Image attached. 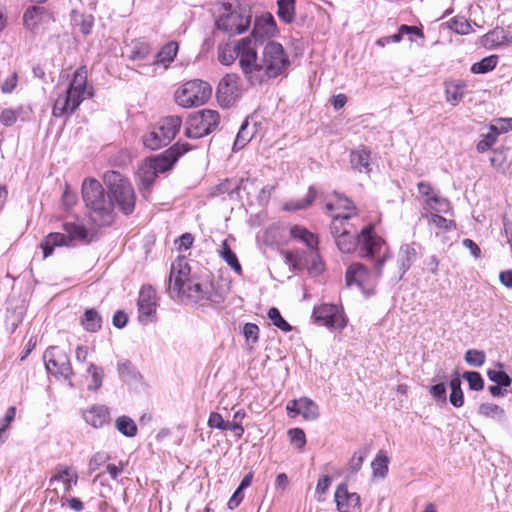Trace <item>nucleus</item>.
Here are the masks:
<instances>
[{
	"mask_svg": "<svg viewBox=\"0 0 512 512\" xmlns=\"http://www.w3.org/2000/svg\"><path fill=\"white\" fill-rule=\"evenodd\" d=\"M129 58L133 62H138L137 67L140 73L143 70L140 65L150 64L153 62V54L151 48L147 43L143 42L136 43L133 46Z\"/></svg>",
	"mask_w": 512,
	"mask_h": 512,
	"instance_id": "28",
	"label": "nucleus"
},
{
	"mask_svg": "<svg viewBox=\"0 0 512 512\" xmlns=\"http://www.w3.org/2000/svg\"><path fill=\"white\" fill-rule=\"evenodd\" d=\"M104 182L119 210L125 215L132 214L135 209L136 196L129 180L119 172L108 171L104 174Z\"/></svg>",
	"mask_w": 512,
	"mask_h": 512,
	"instance_id": "6",
	"label": "nucleus"
},
{
	"mask_svg": "<svg viewBox=\"0 0 512 512\" xmlns=\"http://www.w3.org/2000/svg\"><path fill=\"white\" fill-rule=\"evenodd\" d=\"M157 172L155 170V167L151 163L149 159H146L138 168L137 170V176L139 178V181L141 183V187L143 190V194L145 195V191H148L153 184Z\"/></svg>",
	"mask_w": 512,
	"mask_h": 512,
	"instance_id": "30",
	"label": "nucleus"
},
{
	"mask_svg": "<svg viewBox=\"0 0 512 512\" xmlns=\"http://www.w3.org/2000/svg\"><path fill=\"white\" fill-rule=\"evenodd\" d=\"M115 428L119 433L129 438L135 437L138 432L135 421L126 415L119 416L115 420Z\"/></svg>",
	"mask_w": 512,
	"mask_h": 512,
	"instance_id": "35",
	"label": "nucleus"
},
{
	"mask_svg": "<svg viewBox=\"0 0 512 512\" xmlns=\"http://www.w3.org/2000/svg\"><path fill=\"white\" fill-rule=\"evenodd\" d=\"M220 116L214 110H201L189 116L185 135L188 138H201L213 132L219 124Z\"/></svg>",
	"mask_w": 512,
	"mask_h": 512,
	"instance_id": "11",
	"label": "nucleus"
},
{
	"mask_svg": "<svg viewBox=\"0 0 512 512\" xmlns=\"http://www.w3.org/2000/svg\"><path fill=\"white\" fill-rule=\"evenodd\" d=\"M325 209L329 216L333 214H345L350 212V218L355 215L353 203L346 197L334 193V195L325 202Z\"/></svg>",
	"mask_w": 512,
	"mask_h": 512,
	"instance_id": "24",
	"label": "nucleus"
},
{
	"mask_svg": "<svg viewBox=\"0 0 512 512\" xmlns=\"http://www.w3.org/2000/svg\"><path fill=\"white\" fill-rule=\"evenodd\" d=\"M276 32V23L271 14L267 13L257 17L254 22L251 36L252 43L257 47V44H262L266 39L271 38Z\"/></svg>",
	"mask_w": 512,
	"mask_h": 512,
	"instance_id": "20",
	"label": "nucleus"
},
{
	"mask_svg": "<svg viewBox=\"0 0 512 512\" xmlns=\"http://www.w3.org/2000/svg\"><path fill=\"white\" fill-rule=\"evenodd\" d=\"M286 410L292 417L302 415L307 421H314L319 417L318 405L308 397L291 400L287 403Z\"/></svg>",
	"mask_w": 512,
	"mask_h": 512,
	"instance_id": "18",
	"label": "nucleus"
},
{
	"mask_svg": "<svg viewBox=\"0 0 512 512\" xmlns=\"http://www.w3.org/2000/svg\"><path fill=\"white\" fill-rule=\"evenodd\" d=\"M427 204L431 209L435 210L437 213H448L450 209V203L448 200L440 198L435 195L427 199Z\"/></svg>",
	"mask_w": 512,
	"mask_h": 512,
	"instance_id": "52",
	"label": "nucleus"
},
{
	"mask_svg": "<svg viewBox=\"0 0 512 512\" xmlns=\"http://www.w3.org/2000/svg\"><path fill=\"white\" fill-rule=\"evenodd\" d=\"M462 377L468 382L470 390L481 391L484 388V380L479 372L466 371Z\"/></svg>",
	"mask_w": 512,
	"mask_h": 512,
	"instance_id": "49",
	"label": "nucleus"
},
{
	"mask_svg": "<svg viewBox=\"0 0 512 512\" xmlns=\"http://www.w3.org/2000/svg\"><path fill=\"white\" fill-rule=\"evenodd\" d=\"M506 41L505 31L503 29H494L485 34L482 38V44L488 49H494L503 45Z\"/></svg>",
	"mask_w": 512,
	"mask_h": 512,
	"instance_id": "39",
	"label": "nucleus"
},
{
	"mask_svg": "<svg viewBox=\"0 0 512 512\" xmlns=\"http://www.w3.org/2000/svg\"><path fill=\"white\" fill-rule=\"evenodd\" d=\"M61 482L63 484L64 492L69 493L74 486L78 483V473L71 467L66 465H57L49 479V487L55 483Z\"/></svg>",
	"mask_w": 512,
	"mask_h": 512,
	"instance_id": "22",
	"label": "nucleus"
},
{
	"mask_svg": "<svg viewBox=\"0 0 512 512\" xmlns=\"http://www.w3.org/2000/svg\"><path fill=\"white\" fill-rule=\"evenodd\" d=\"M109 460V456L105 452H97L95 453L89 460L88 468L89 472L93 473L98 470L102 465H104Z\"/></svg>",
	"mask_w": 512,
	"mask_h": 512,
	"instance_id": "55",
	"label": "nucleus"
},
{
	"mask_svg": "<svg viewBox=\"0 0 512 512\" xmlns=\"http://www.w3.org/2000/svg\"><path fill=\"white\" fill-rule=\"evenodd\" d=\"M497 134L490 131L487 133L482 140L477 143L476 149L479 153L488 151L497 141Z\"/></svg>",
	"mask_w": 512,
	"mask_h": 512,
	"instance_id": "56",
	"label": "nucleus"
},
{
	"mask_svg": "<svg viewBox=\"0 0 512 512\" xmlns=\"http://www.w3.org/2000/svg\"><path fill=\"white\" fill-rule=\"evenodd\" d=\"M429 222L430 224H433L443 230H450L452 227H454L453 221L447 220L439 214H432L429 218Z\"/></svg>",
	"mask_w": 512,
	"mask_h": 512,
	"instance_id": "59",
	"label": "nucleus"
},
{
	"mask_svg": "<svg viewBox=\"0 0 512 512\" xmlns=\"http://www.w3.org/2000/svg\"><path fill=\"white\" fill-rule=\"evenodd\" d=\"M156 293L151 286H143L138 298V319L143 324L153 321L156 313Z\"/></svg>",
	"mask_w": 512,
	"mask_h": 512,
	"instance_id": "17",
	"label": "nucleus"
},
{
	"mask_svg": "<svg viewBox=\"0 0 512 512\" xmlns=\"http://www.w3.org/2000/svg\"><path fill=\"white\" fill-rule=\"evenodd\" d=\"M290 236L293 240L304 244L313 254L314 258H318V237L300 225H293L290 228Z\"/></svg>",
	"mask_w": 512,
	"mask_h": 512,
	"instance_id": "23",
	"label": "nucleus"
},
{
	"mask_svg": "<svg viewBox=\"0 0 512 512\" xmlns=\"http://www.w3.org/2000/svg\"><path fill=\"white\" fill-rule=\"evenodd\" d=\"M190 150V146L187 143H176L169 149H167L162 154L149 158L157 174L164 173L172 168L175 162L181 157L183 154Z\"/></svg>",
	"mask_w": 512,
	"mask_h": 512,
	"instance_id": "15",
	"label": "nucleus"
},
{
	"mask_svg": "<svg viewBox=\"0 0 512 512\" xmlns=\"http://www.w3.org/2000/svg\"><path fill=\"white\" fill-rule=\"evenodd\" d=\"M190 272V266L184 257H178L172 263L169 277L171 292L194 303L202 300L221 302L222 296L213 290L211 284H201L190 276Z\"/></svg>",
	"mask_w": 512,
	"mask_h": 512,
	"instance_id": "3",
	"label": "nucleus"
},
{
	"mask_svg": "<svg viewBox=\"0 0 512 512\" xmlns=\"http://www.w3.org/2000/svg\"><path fill=\"white\" fill-rule=\"evenodd\" d=\"M332 223L330 225V232L333 238L337 237V234H342V231H347L352 228V225L348 222L350 219V212L345 214H333L330 216Z\"/></svg>",
	"mask_w": 512,
	"mask_h": 512,
	"instance_id": "36",
	"label": "nucleus"
},
{
	"mask_svg": "<svg viewBox=\"0 0 512 512\" xmlns=\"http://www.w3.org/2000/svg\"><path fill=\"white\" fill-rule=\"evenodd\" d=\"M47 372L54 377L71 380L73 370L67 353L57 346H51L43 354Z\"/></svg>",
	"mask_w": 512,
	"mask_h": 512,
	"instance_id": "13",
	"label": "nucleus"
},
{
	"mask_svg": "<svg viewBox=\"0 0 512 512\" xmlns=\"http://www.w3.org/2000/svg\"><path fill=\"white\" fill-rule=\"evenodd\" d=\"M92 96V87H87V70L81 67L75 71L65 92L56 98L52 114L54 117L70 116L85 99Z\"/></svg>",
	"mask_w": 512,
	"mask_h": 512,
	"instance_id": "5",
	"label": "nucleus"
},
{
	"mask_svg": "<svg viewBox=\"0 0 512 512\" xmlns=\"http://www.w3.org/2000/svg\"><path fill=\"white\" fill-rule=\"evenodd\" d=\"M239 78L235 74H227L217 87V99L222 106L229 107L239 95Z\"/></svg>",
	"mask_w": 512,
	"mask_h": 512,
	"instance_id": "19",
	"label": "nucleus"
},
{
	"mask_svg": "<svg viewBox=\"0 0 512 512\" xmlns=\"http://www.w3.org/2000/svg\"><path fill=\"white\" fill-rule=\"evenodd\" d=\"M374 262L376 258L372 259ZM375 272V264L373 265V274L362 263H352L345 274L347 286L357 287L364 295L369 296L373 293L377 280L381 277Z\"/></svg>",
	"mask_w": 512,
	"mask_h": 512,
	"instance_id": "12",
	"label": "nucleus"
},
{
	"mask_svg": "<svg viewBox=\"0 0 512 512\" xmlns=\"http://www.w3.org/2000/svg\"><path fill=\"white\" fill-rule=\"evenodd\" d=\"M498 63V57L496 55H490L483 58L481 61L474 63L471 66V72L474 74H484L492 71Z\"/></svg>",
	"mask_w": 512,
	"mask_h": 512,
	"instance_id": "42",
	"label": "nucleus"
},
{
	"mask_svg": "<svg viewBox=\"0 0 512 512\" xmlns=\"http://www.w3.org/2000/svg\"><path fill=\"white\" fill-rule=\"evenodd\" d=\"M417 259V252L413 245L403 244L398 253L399 276L397 280L402 279L403 275L410 269L411 265Z\"/></svg>",
	"mask_w": 512,
	"mask_h": 512,
	"instance_id": "26",
	"label": "nucleus"
},
{
	"mask_svg": "<svg viewBox=\"0 0 512 512\" xmlns=\"http://www.w3.org/2000/svg\"><path fill=\"white\" fill-rule=\"evenodd\" d=\"M18 82V75L16 72H13L9 77L5 79V81L1 85V91L5 94L13 92L16 88Z\"/></svg>",
	"mask_w": 512,
	"mask_h": 512,
	"instance_id": "61",
	"label": "nucleus"
},
{
	"mask_svg": "<svg viewBox=\"0 0 512 512\" xmlns=\"http://www.w3.org/2000/svg\"><path fill=\"white\" fill-rule=\"evenodd\" d=\"M118 373L121 380L130 386H137L142 382L141 374L130 361L118 363Z\"/></svg>",
	"mask_w": 512,
	"mask_h": 512,
	"instance_id": "31",
	"label": "nucleus"
},
{
	"mask_svg": "<svg viewBox=\"0 0 512 512\" xmlns=\"http://www.w3.org/2000/svg\"><path fill=\"white\" fill-rule=\"evenodd\" d=\"M467 89V84L463 80L450 81L445 83V98L452 105L457 106Z\"/></svg>",
	"mask_w": 512,
	"mask_h": 512,
	"instance_id": "27",
	"label": "nucleus"
},
{
	"mask_svg": "<svg viewBox=\"0 0 512 512\" xmlns=\"http://www.w3.org/2000/svg\"><path fill=\"white\" fill-rule=\"evenodd\" d=\"M240 67L251 84H260L265 78H276L285 74L290 65L289 58L281 44L269 41L259 60L257 47L250 38H243L240 44Z\"/></svg>",
	"mask_w": 512,
	"mask_h": 512,
	"instance_id": "1",
	"label": "nucleus"
},
{
	"mask_svg": "<svg viewBox=\"0 0 512 512\" xmlns=\"http://www.w3.org/2000/svg\"><path fill=\"white\" fill-rule=\"evenodd\" d=\"M207 424L210 428L225 431L228 421H225L220 413L211 412Z\"/></svg>",
	"mask_w": 512,
	"mask_h": 512,
	"instance_id": "58",
	"label": "nucleus"
},
{
	"mask_svg": "<svg viewBox=\"0 0 512 512\" xmlns=\"http://www.w3.org/2000/svg\"><path fill=\"white\" fill-rule=\"evenodd\" d=\"M389 459L384 451H379L371 463L374 477L384 478L388 473Z\"/></svg>",
	"mask_w": 512,
	"mask_h": 512,
	"instance_id": "38",
	"label": "nucleus"
},
{
	"mask_svg": "<svg viewBox=\"0 0 512 512\" xmlns=\"http://www.w3.org/2000/svg\"><path fill=\"white\" fill-rule=\"evenodd\" d=\"M449 28L460 35H467L472 31L471 24L464 17L456 16L449 21Z\"/></svg>",
	"mask_w": 512,
	"mask_h": 512,
	"instance_id": "46",
	"label": "nucleus"
},
{
	"mask_svg": "<svg viewBox=\"0 0 512 512\" xmlns=\"http://www.w3.org/2000/svg\"><path fill=\"white\" fill-rule=\"evenodd\" d=\"M63 229L68 236L63 233L53 232L48 234L40 243L44 258L52 255L55 247L67 246L72 240L85 241L88 238V230L83 225L66 222L63 224Z\"/></svg>",
	"mask_w": 512,
	"mask_h": 512,
	"instance_id": "10",
	"label": "nucleus"
},
{
	"mask_svg": "<svg viewBox=\"0 0 512 512\" xmlns=\"http://www.w3.org/2000/svg\"><path fill=\"white\" fill-rule=\"evenodd\" d=\"M478 412H479V414H481L483 416L491 417V418L498 419V420L504 418V416H505L504 410L501 407H499L498 405L493 404V403L481 404L478 408Z\"/></svg>",
	"mask_w": 512,
	"mask_h": 512,
	"instance_id": "45",
	"label": "nucleus"
},
{
	"mask_svg": "<svg viewBox=\"0 0 512 512\" xmlns=\"http://www.w3.org/2000/svg\"><path fill=\"white\" fill-rule=\"evenodd\" d=\"M82 197L89 210V218L94 224L107 226L113 222L114 204L99 181L85 179L82 184Z\"/></svg>",
	"mask_w": 512,
	"mask_h": 512,
	"instance_id": "4",
	"label": "nucleus"
},
{
	"mask_svg": "<svg viewBox=\"0 0 512 512\" xmlns=\"http://www.w3.org/2000/svg\"><path fill=\"white\" fill-rule=\"evenodd\" d=\"M316 195H317L316 190L313 187H310L303 200L297 201V202L286 203L284 206V209L287 211H297V210L305 209L313 203V201L316 198Z\"/></svg>",
	"mask_w": 512,
	"mask_h": 512,
	"instance_id": "44",
	"label": "nucleus"
},
{
	"mask_svg": "<svg viewBox=\"0 0 512 512\" xmlns=\"http://www.w3.org/2000/svg\"><path fill=\"white\" fill-rule=\"evenodd\" d=\"M45 15V8L39 6H31L27 8L23 15V24L29 30H35L42 22Z\"/></svg>",
	"mask_w": 512,
	"mask_h": 512,
	"instance_id": "32",
	"label": "nucleus"
},
{
	"mask_svg": "<svg viewBox=\"0 0 512 512\" xmlns=\"http://www.w3.org/2000/svg\"><path fill=\"white\" fill-rule=\"evenodd\" d=\"M253 133L248 130V123L245 122L241 125L240 130L234 141L233 149H242L252 139Z\"/></svg>",
	"mask_w": 512,
	"mask_h": 512,
	"instance_id": "50",
	"label": "nucleus"
},
{
	"mask_svg": "<svg viewBox=\"0 0 512 512\" xmlns=\"http://www.w3.org/2000/svg\"><path fill=\"white\" fill-rule=\"evenodd\" d=\"M278 17L285 23H291L295 16V0H278Z\"/></svg>",
	"mask_w": 512,
	"mask_h": 512,
	"instance_id": "40",
	"label": "nucleus"
},
{
	"mask_svg": "<svg viewBox=\"0 0 512 512\" xmlns=\"http://www.w3.org/2000/svg\"><path fill=\"white\" fill-rule=\"evenodd\" d=\"M313 318L315 322L326 326L330 330H342L347 320L343 311L337 305L322 304L313 310Z\"/></svg>",
	"mask_w": 512,
	"mask_h": 512,
	"instance_id": "14",
	"label": "nucleus"
},
{
	"mask_svg": "<svg viewBox=\"0 0 512 512\" xmlns=\"http://www.w3.org/2000/svg\"><path fill=\"white\" fill-rule=\"evenodd\" d=\"M496 366L500 370L496 371L490 369L487 371V376L489 380L496 383L499 386H503L504 388L509 387L512 383V378L506 372L502 371L504 367L502 363L498 362Z\"/></svg>",
	"mask_w": 512,
	"mask_h": 512,
	"instance_id": "41",
	"label": "nucleus"
},
{
	"mask_svg": "<svg viewBox=\"0 0 512 512\" xmlns=\"http://www.w3.org/2000/svg\"><path fill=\"white\" fill-rule=\"evenodd\" d=\"M242 334L247 342L256 344L259 340V327L254 323H245Z\"/></svg>",
	"mask_w": 512,
	"mask_h": 512,
	"instance_id": "53",
	"label": "nucleus"
},
{
	"mask_svg": "<svg viewBox=\"0 0 512 512\" xmlns=\"http://www.w3.org/2000/svg\"><path fill=\"white\" fill-rule=\"evenodd\" d=\"M109 415V410L104 405H94L83 412L85 422L94 428H100L107 424Z\"/></svg>",
	"mask_w": 512,
	"mask_h": 512,
	"instance_id": "25",
	"label": "nucleus"
},
{
	"mask_svg": "<svg viewBox=\"0 0 512 512\" xmlns=\"http://www.w3.org/2000/svg\"><path fill=\"white\" fill-rule=\"evenodd\" d=\"M87 373L91 376V383L88 385V389L92 391L100 389L104 378L103 369L93 363H90L87 367Z\"/></svg>",
	"mask_w": 512,
	"mask_h": 512,
	"instance_id": "43",
	"label": "nucleus"
},
{
	"mask_svg": "<svg viewBox=\"0 0 512 512\" xmlns=\"http://www.w3.org/2000/svg\"><path fill=\"white\" fill-rule=\"evenodd\" d=\"M251 20L252 15L248 8L238 4H225L216 20V27L229 35H237L249 28Z\"/></svg>",
	"mask_w": 512,
	"mask_h": 512,
	"instance_id": "7",
	"label": "nucleus"
},
{
	"mask_svg": "<svg viewBox=\"0 0 512 512\" xmlns=\"http://www.w3.org/2000/svg\"><path fill=\"white\" fill-rule=\"evenodd\" d=\"M449 401L451 405H453L456 408L462 407L464 404V394L462 389L451 391Z\"/></svg>",
	"mask_w": 512,
	"mask_h": 512,
	"instance_id": "64",
	"label": "nucleus"
},
{
	"mask_svg": "<svg viewBox=\"0 0 512 512\" xmlns=\"http://www.w3.org/2000/svg\"><path fill=\"white\" fill-rule=\"evenodd\" d=\"M102 319L95 309H87L84 312L81 324L85 330L96 332L101 328Z\"/></svg>",
	"mask_w": 512,
	"mask_h": 512,
	"instance_id": "37",
	"label": "nucleus"
},
{
	"mask_svg": "<svg viewBox=\"0 0 512 512\" xmlns=\"http://www.w3.org/2000/svg\"><path fill=\"white\" fill-rule=\"evenodd\" d=\"M268 318L274 326L283 332H290L292 330V326L281 316L277 308L272 307L268 310Z\"/></svg>",
	"mask_w": 512,
	"mask_h": 512,
	"instance_id": "47",
	"label": "nucleus"
},
{
	"mask_svg": "<svg viewBox=\"0 0 512 512\" xmlns=\"http://www.w3.org/2000/svg\"><path fill=\"white\" fill-rule=\"evenodd\" d=\"M178 52V44L176 42H169L165 44L160 51L153 55V62L150 64L140 65L143 69L141 74L146 76H154L157 72L159 65L166 69L171 62H173Z\"/></svg>",
	"mask_w": 512,
	"mask_h": 512,
	"instance_id": "16",
	"label": "nucleus"
},
{
	"mask_svg": "<svg viewBox=\"0 0 512 512\" xmlns=\"http://www.w3.org/2000/svg\"><path fill=\"white\" fill-rule=\"evenodd\" d=\"M464 359L471 367H481L485 363L486 355L482 350L469 349L466 351Z\"/></svg>",
	"mask_w": 512,
	"mask_h": 512,
	"instance_id": "48",
	"label": "nucleus"
},
{
	"mask_svg": "<svg viewBox=\"0 0 512 512\" xmlns=\"http://www.w3.org/2000/svg\"><path fill=\"white\" fill-rule=\"evenodd\" d=\"M364 453L363 452H355L352 458L349 461V470L351 473H356L362 466L364 462Z\"/></svg>",
	"mask_w": 512,
	"mask_h": 512,
	"instance_id": "62",
	"label": "nucleus"
},
{
	"mask_svg": "<svg viewBox=\"0 0 512 512\" xmlns=\"http://www.w3.org/2000/svg\"><path fill=\"white\" fill-rule=\"evenodd\" d=\"M350 163L354 170L359 172H370V151L366 147L353 150L350 154Z\"/></svg>",
	"mask_w": 512,
	"mask_h": 512,
	"instance_id": "29",
	"label": "nucleus"
},
{
	"mask_svg": "<svg viewBox=\"0 0 512 512\" xmlns=\"http://www.w3.org/2000/svg\"><path fill=\"white\" fill-rule=\"evenodd\" d=\"M17 120V114L12 109H5L2 111L0 115V122L4 126H11L13 125Z\"/></svg>",
	"mask_w": 512,
	"mask_h": 512,
	"instance_id": "63",
	"label": "nucleus"
},
{
	"mask_svg": "<svg viewBox=\"0 0 512 512\" xmlns=\"http://www.w3.org/2000/svg\"><path fill=\"white\" fill-rule=\"evenodd\" d=\"M74 21L76 25L80 26V30L84 35L91 33L94 24V18L92 15H80L79 19L74 17Z\"/></svg>",
	"mask_w": 512,
	"mask_h": 512,
	"instance_id": "57",
	"label": "nucleus"
},
{
	"mask_svg": "<svg viewBox=\"0 0 512 512\" xmlns=\"http://www.w3.org/2000/svg\"><path fill=\"white\" fill-rule=\"evenodd\" d=\"M242 39L235 46L223 44L218 47V60L223 65L232 64L236 58L240 60V44Z\"/></svg>",
	"mask_w": 512,
	"mask_h": 512,
	"instance_id": "33",
	"label": "nucleus"
},
{
	"mask_svg": "<svg viewBox=\"0 0 512 512\" xmlns=\"http://www.w3.org/2000/svg\"><path fill=\"white\" fill-rule=\"evenodd\" d=\"M181 124L182 119L179 116L164 117L152 131L145 135L143 140L145 147L157 150L168 145L179 132Z\"/></svg>",
	"mask_w": 512,
	"mask_h": 512,
	"instance_id": "8",
	"label": "nucleus"
},
{
	"mask_svg": "<svg viewBox=\"0 0 512 512\" xmlns=\"http://www.w3.org/2000/svg\"><path fill=\"white\" fill-rule=\"evenodd\" d=\"M220 257L231 267V269L239 276L242 275V267L238 261L236 254L230 248L227 240H224L219 249Z\"/></svg>",
	"mask_w": 512,
	"mask_h": 512,
	"instance_id": "34",
	"label": "nucleus"
},
{
	"mask_svg": "<svg viewBox=\"0 0 512 512\" xmlns=\"http://www.w3.org/2000/svg\"><path fill=\"white\" fill-rule=\"evenodd\" d=\"M430 394L431 396L442 403H445L447 400L446 396V386L444 383H438L430 388Z\"/></svg>",
	"mask_w": 512,
	"mask_h": 512,
	"instance_id": "60",
	"label": "nucleus"
},
{
	"mask_svg": "<svg viewBox=\"0 0 512 512\" xmlns=\"http://www.w3.org/2000/svg\"><path fill=\"white\" fill-rule=\"evenodd\" d=\"M489 130L497 135L507 133L512 130V118H499L491 124Z\"/></svg>",
	"mask_w": 512,
	"mask_h": 512,
	"instance_id": "54",
	"label": "nucleus"
},
{
	"mask_svg": "<svg viewBox=\"0 0 512 512\" xmlns=\"http://www.w3.org/2000/svg\"><path fill=\"white\" fill-rule=\"evenodd\" d=\"M334 240L342 253H351L358 248L361 258H376L375 272L377 275L381 274V268H383L386 260L390 258L386 242L374 232V226L371 224L365 226L359 234L352 231V228L342 231V234H337Z\"/></svg>",
	"mask_w": 512,
	"mask_h": 512,
	"instance_id": "2",
	"label": "nucleus"
},
{
	"mask_svg": "<svg viewBox=\"0 0 512 512\" xmlns=\"http://www.w3.org/2000/svg\"><path fill=\"white\" fill-rule=\"evenodd\" d=\"M291 444L298 450H302L306 444V436L302 429L292 428L288 430Z\"/></svg>",
	"mask_w": 512,
	"mask_h": 512,
	"instance_id": "51",
	"label": "nucleus"
},
{
	"mask_svg": "<svg viewBox=\"0 0 512 512\" xmlns=\"http://www.w3.org/2000/svg\"><path fill=\"white\" fill-rule=\"evenodd\" d=\"M334 501L338 512H351L360 505V496L349 492L347 485L342 483L336 488Z\"/></svg>",
	"mask_w": 512,
	"mask_h": 512,
	"instance_id": "21",
	"label": "nucleus"
},
{
	"mask_svg": "<svg viewBox=\"0 0 512 512\" xmlns=\"http://www.w3.org/2000/svg\"><path fill=\"white\" fill-rule=\"evenodd\" d=\"M211 86L202 80H191L180 86L175 92V101L184 108L203 105L210 98Z\"/></svg>",
	"mask_w": 512,
	"mask_h": 512,
	"instance_id": "9",
	"label": "nucleus"
}]
</instances>
